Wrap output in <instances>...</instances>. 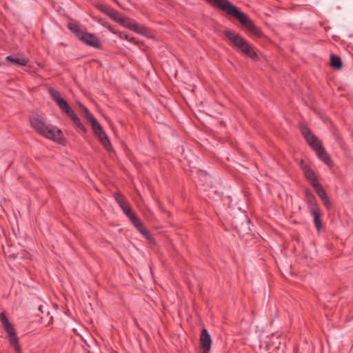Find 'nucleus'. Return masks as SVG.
<instances>
[{
  "instance_id": "1",
  "label": "nucleus",
  "mask_w": 353,
  "mask_h": 353,
  "mask_svg": "<svg viewBox=\"0 0 353 353\" xmlns=\"http://www.w3.org/2000/svg\"><path fill=\"white\" fill-rule=\"evenodd\" d=\"M205 1L214 8L226 12L228 15L237 19L245 30L250 32L257 38L263 37V33L261 28L254 24L246 13L242 12L240 8L232 4L229 0Z\"/></svg>"
},
{
  "instance_id": "2",
  "label": "nucleus",
  "mask_w": 353,
  "mask_h": 353,
  "mask_svg": "<svg viewBox=\"0 0 353 353\" xmlns=\"http://www.w3.org/2000/svg\"><path fill=\"white\" fill-rule=\"evenodd\" d=\"M29 121L30 126L40 135L62 145H66L67 139L63 132L56 126L47 125L46 119L40 114H36L30 117Z\"/></svg>"
},
{
  "instance_id": "3",
  "label": "nucleus",
  "mask_w": 353,
  "mask_h": 353,
  "mask_svg": "<svg viewBox=\"0 0 353 353\" xmlns=\"http://www.w3.org/2000/svg\"><path fill=\"white\" fill-rule=\"evenodd\" d=\"M310 148L314 152L317 158L325 164L328 168H332L334 163L331 157L323 147L322 142L313 134L310 132Z\"/></svg>"
},
{
  "instance_id": "4",
  "label": "nucleus",
  "mask_w": 353,
  "mask_h": 353,
  "mask_svg": "<svg viewBox=\"0 0 353 353\" xmlns=\"http://www.w3.org/2000/svg\"><path fill=\"white\" fill-rule=\"evenodd\" d=\"M0 321L3 327L8 335L10 345L14 350L16 353H23L17 332L13 325L9 322V320L4 312H1Z\"/></svg>"
},
{
  "instance_id": "5",
  "label": "nucleus",
  "mask_w": 353,
  "mask_h": 353,
  "mask_svg": "<svg viewBox=\"0 0 353 353\" xmlns=\"http://www.w3.org/2000/svg\"><path fill=\"white\" fill-rule=\"evenodd\" d=\"M310 185L313 187L317 195L322 200L325 206L330 209L332 204L328 199L327 192L322 185L318 181L314 172L310 169Z\"/></svg>"
},
{
  "instance_id": "6",
  "label": "nucleus",
  "mask_w": 353,
  "mask_h": 353,
  "mask_svg": "<svg viewBox=\"0 0 353 353\" xmlns=\"http://www.w3.org/2000/svg\"><path fill=\"white\" fill-rule=\"evenodd\" d=\"M48 92L52 97V99L57 103L59 108L68 117L74 112V110L70 107L68 101L61 96L59 91L56 90L52 88L48 89Z\"/></svg>"
},
{
  "instance_id": "7",
  "label": "nucleus",
  "mask_w": 353,
  "mask_h": 353,
  "mask_svg": "<svg viewBox=\"0 0 353 353\" xmlns=\"http://www.w3.org/2000/svg\"><path fill=\"white\" fill-rule=\"evenodd\" d=\"M223 34L232 42L234 47L237 48L240 52L244 47H245V45H247V43L248 42L239 34H235L234 32L228 29L223 31Z\"/></svg>"
},
{
  "instance_id": "8",
  "label": "nucleus",
  "mask_w": 353,
  "mask_h": 353,
  "mask_svg": "<svg viewBox=\"0 0 353 353\" xmlns=\"http://www.w3.org/2000/svg\"><path fill=\"white\" fill-rule=\"evenodd\" d=\"M212 345V339L208 331L203 328L199 338V349L201 353H210Z\"/></svg>"
},
{
  "instance_id": "9",
  "label": "nucleus",
  "mask_w": 353,
  "mask_h": 353,
  "mask_svg": "<svg viewBox=\"0 0 353 353\" xmlns=\"http://www.w3.org/2000/svg\"><path fill=\"white\" fill-rule=\"evenodd\" d=\"M79 40L88 46L94 48L96 49H102V44L100 40L93 33L85 32L81 36Z\"/></svg>"
},
{
  "instance_id": "10",
  "label": "nucleus",
  "mask_w": 353,
  "mask_h": 353,
  "mask_svg": "<svg viewBox=\"0 0 353 353\" xmlns=\"http://www.w3.org/2000/svg\"><path fill=\"white\" fill-rule=\"evenodd\" d=\"M126 28H128L129 30L134 32L145 36L148 38L154 37V36L151 34L150 30L147 27L143 25H139L136 23L130 22V24H128V26H126Z\"/></svg>"
},
{
  "instance_id": "11",
  "label": "nucleus",
  "mask_w": 353,
  "mask_h": 353,
  "mask_svg": "<svg viewBox=\"0 0 353 353\" xmlns=\"http://www.w3.org/2000/svg\"><path fill=\"white\" fill-rule=\"evenodd\" d=\"M241 52L244 54L248 57L252 59L254 61H259L260 60V57L255 52L254 46L249 42H248L247 45H245V47H244L241 50Z\"/></svg>"
},
{
  "instance_id": "12",
  "label": "nucleus",
  "mask_w": 353,
  "mask_h": 353,
  "mask_svg": "<svg viewBox=\"0 0 353 353\" xmlns=\"http://www.w3.org/2000/svg\"><path fill=\"white\" fill-rule=\"evenodd\" d=\"M108 17L125 28L130 23V19L128 17H122L120 13L115 10H114L112 13H110Z\"/></svg>"
},
{
  "instance_id": "13",
  "label": "nucleus",
  "mask_w": 353,
  "mask_h": 353,
  "mask_svg": "<svg viewBox=\"0 0 353 353\" xmlns=\"http://www.w3.org/2000/svg\"><path fill=\"white\" fill-rule=\"evenodd\" d=\"M95 136L97 137V139H99L100 143L103 145L104 148L108 152L112 151L113 148H112L110 141L109 138L108 137L105 131L102 132L101 133L99 132V133L95 134Z\"/></svg>"
},
{
  "instance_id": "14",
  "label": "nucleus",
  "mask_w": 353,
  "mask_h": 353,
  "mask_svg": "<svg viewBox=\"0 0 353 353\" xmlns=\"http://www.w3.org/2000/svg\"><path fill=\"white\" fill-rule=\"evenodd\" d=\"M311 213L314 216V223L318 232L323 228V223L321 221V211L319 208H313L311 210Z\"/></svg>"
},
{
  "instance_id": "15",
  "label": "nucleus",
  "mask_w": 353,
  "mask_h": 353,
  "mask_svg": "<svg viewBox=\"0 0 353 353\" xmlns=\"http://www.w3.org/2000/svg\"><path fill=\"white\" fill-rule=\"evenodd\" d=\"M6 59L9 63L21 66H26L28 63V59L26 58H15L12 56H8Z\"/></svg>"
},
{
  "instance_id": "16",
  "label": "nucleus",
  "mask_w": 353,
  "mask_h": 353,
  "mask_svg": "<svg viewBox=\"0 0 353 353\" xmlns=\"http://www.w3.org/2000/svg\"><path fill=\"white\" fill-rule=\"evenodd\" d=\"M68 117L83 133H86L88 132L87 128L83 125L80 119L77 115L75 112H74L71 114H69Z\"/></svg>"
},
{
  "instance_id": "17",
  "label": "nucleus",
  "mask_w": 353,
  "mask_h": 353,
  "mask_svg": "<svg viewBox=\"0 0 353 353\" xmlns=\"http://www.w3.org/2000/svg\"><path fill=\"white\" fill-rule=\"evenodd\" d=\"M68 117L83 133H86L88 132L87 128L83 125L80 119L77 115L75 112H74L71 114H69Z\"/></svg>"
},
{
  "instance_id": "18",
  "label": "nucleus",
  "mask_w": 353,
  "mask_h": 353,
  "mask_svg": "<svg viewBox=\"0 0 353 353\" xmlns=\"http://www.w3.org/2000/svg\"><path fill=\"white\" fill-rule=\"evenodd\" d=\"M330 65L334 69H341L343 67V62L341 57L338 55L332 54L330 55Z\"/></svg>"
},
{
  "instance_id": "19",
  "label": "nucleus",
  "mask_w": 353,
  "mask_h": 353,
  "mask_svg": "<svg viewBox=\"0 0 353 353\" xmlns=\"http://www.w3.org/2000/svg\"><path fill=\"white\" fill-rule=\"evenodd\" d=\"M68 28L79 39L85 32L81 30L80 26L76 23H69L68 24Z\"/></svg>"
},
{
  "instance_id": "20",
  "label": "nucleus",
  "mask_w": 353,
  "mask_h": 353,
  "mask_svg": "<svg viewBox=\"0 0 353 353\" xmlns=\"http://www.w3.org/2000/svg\"><path fill=\"white\" fill-rule=\"evenodd\" d=\"M88 121L92 125V128L94 135L99 132L101 133L102 132L104 131L102 126L99 123V121L94 118V117L90 119Z\"/></svg>"
},
{
  "instance_id": "21",
  "label": "nucleus",
  "mask_w": 353,
  "mask_h": 353,
  "mask_svg": "<svg viewBox=\"0 0 353 353\" xmlns=\"http://www.w3.org/2000/svg\"><path fill=\"white\" fill-rule=\"evenodd\" d=\"M118 36L120 39L127 40L137 45L142 44V41H139L137 39L132 36H130L123 32H119Z\"/></svg>"
},
{
  "instance_id": "22",
  "label": "nucleus",
  "mask_w": 353,
  "mask_h": 353,
  "mask_svg": "<svg viewBox=\"0 0 353 353\" xmlns=\"http://www.w3.org/2000/svg\"><path fill=\"white\" fill-rule=\"evenodd\" d=\"M95 8L98 9L101 12L105 14L106 15L109 16L110 13H112L114 9L110 6H108L106 5H103L101 3H97L95 4Z\"/></svg>"
},
{
  "instance_id": "23",
  "label": "nucleus",
  "mask_w": 353,
  "mask_h": 353,
  "mask_svg": "<svg viewBox=\"0 0 353 353\" xmlns=\"http://www.w3.org/2000/svg\"><path fill=\"white\" fill-rule=\"evenodd\" d=\"M114 197L120 208H123L128 203V202L125 201V196L119 192L114 193Z\"/></svg>"
},
{
  "instance_id": "24",
  "label": "nucleus",
  "mask_w": 353,
  "mask_h": 353,
  "mask_svg": "<svg viewBox=\"0 0 353 353\" xmlns=\"http://www.w3.org/2000/svg\"><path fill=\"white\" fill-rule=\"evenodd\" d=\"M299 128L306 142L309 144V128L305 126L302 123H299Z\"/></svg>"
},
{
  "instance_id": "25",
  "label": "nucleus",
  "mask_w": 353,
  "mask_h": 353,
  "mask_svg": "<svg viewBox=\"0 0 353 353\" xmlns=\"http://www.w3.org/2000/svg\"><path fill=\"white\" fill-rule=\"evenodd\" d=\"M129 219L135 228L141 226V223H143L134 213L129 217Z\"/></svg>"
},
{
  "instance_id": "26",
  "label": "nucleus",
  "mask_w": 353,
  "mask_h": 353,
  "mask_svg": "<svg viewBox=\"0 0 353 353\" xmlns=\"http://www.w3.org/2000/svg\"><path fill=\"white\" fill-rule=\"evenodd\" d=\"M300 165L303 171L304 175L305 178L309 180V165L304 160L301 159L300 161Z\"/></svg>"
},
{
  "instance_id": "27",
  "label": "nucleus",
  "mask_w": 353,
  "mask_h": 353,
  "mask_svg": "<svg viewBox=\"0 0 353 353\" xmlns=\"http://www.w3.org/2000/svg\"><path fill=\"white\" fill-rule=\"evenodd\" d=\"M124 214L129 218L134 212H132L131 206L128 203L123 208H121Z\"/></svg>"
},
{
  "instance_id": "28",
  "label": "nucleus",
  "mask_w": 353,
  "mask_h": 353,
  "mask_svg": "<svg viewBox=\"0 0 353 353\" xmlns=\"http://www.w3.org/2000/svg\"><path fill=\"white\" fill-rule=\"evenodd\" d=\"M81 110L84 114V116L85 117V119L89 121L90 119H92V117H94V116L90 113V112L89 111V110L84 105H81Z\"/></svg>"
},
{
  "instance_id": "29",
  "label": "nucleus",
  "mask_w": 353,
  "mask_h": 353,
  "mask_svg": "<svg viewBox=\"0 0 353 353\" xmlns=\"http://www.w3.org/2000/svg\"><path fill=\"white\" fill-rule=\"evenodd\" d=\"M197 175L200 180L204 181L205 182H207V179L210 177L208 173L203 170H199Z\"/></svg>"
},
{
  "instance_id": "30",
  "label": "nucleus",
  "mask_w": 353,
  "mask_h": 353,
  "mask_svg": "<svg viewBox=\"0 0 353 353\" xmlns=\"http://www.w3.org/2000/svg\"><path fill=\"white\" fill-rule=\"evenodd\" d=\"M137 230L142 234L144 235L148 231V229L144 226L143 223H141V226L137 227Z\"/></svg>"
},
{
  "instance_id": "31",
  "label": "nucleus",
  "mask_w": 353,
  "mask_h": 353,
  "mask_svg": "<svg viewBox=\"0 0 353 353\" xmlns=\"http://www.w3.org/2000/svg\"><path fill=\"white\" fill-rule=\"evenodd\" d=\"M147 240H148L150 242H153L154 243L155 242V240L153 238V236H152V234H150V232L149 231L147 232V234L145 233L144 235H143Z\"/></svg>"
},
{
  "instance_id": "32",
  "label": "nucleus",
  "mask_w": 353,
  "mask_h": 353,
  "mask_svg": "<svg viewBox=\"0 0 353 353\" xmlns=\"http://www.w3.org/2000/svg\"><path fill=\"white\" fill-rule=\"evenodd\" d=\"M107 29L114 34H119V32L117 31L111 25L107 26Z\"/></svg>"
},
{
  "instance_id": "33",
  "label": "nucleus",
  "mask_w": 353,
  "mask_h": 353,
  "mask_svg": "<svg viewBox=\"0 0 353 353\" xmlns=\"http://www.w3.org/2000/svg\"><path fill=\"white\" fill-rule=\"evenodd\" d=\"M305 196L306 201L307 202H309V189L308 188L305 189Z\"/></svg>"
},
{
  "instance_id": "34",
  "label": "nucleus",
  "mask_w": 353,
  "mask_h": 353,
  "mask_svg": "<svg viewBox=\"0 0 353 353\" xmlns=\"http://www.w3.org/2000/svg\"><path fill=\"white\" fill-rule=\"evenodd\" d=\"M96 21H97L100 24L102 25V23L105 21L104 19H101V18H98V17H94V18Z\"/></svg>"
},
{
  "instance_id": "35",
  "label": "nucleus",
  "mask_w": 353,
  "mask_h": 353,
  "mask_svg": "<svg viewBox=\"0 0 353 353\" xmlns=\"http://www.w3.org/2000/svg\"><path fill=\"white\" fill-rule=\"evenodd\" d=\"M310 204H312V201L315 200L314 196L310 194Z\"/></svg>"
},
{
  "instance_id": "36",
  "label": "nucleus",
  "mask_w": 353,
  "mask_h": 353,
  "mask_svg": "<svg viewBox=\"0 0 353 353\" xmlns=\"http://www.w3.org/2000/svg\"><path fill=\"white\" fill-rule=\"evenodd\" d=\"M102 26H103V27H105V28H107V26H110V24L108 22H107V21H105L102 23Z\"/></svg>"
},
{
  "instance_id": "37",
  "label": "nucleus",
  "mask_w": 353,
  "mask_h": 353,
  "mask_svg": "<svg viewBox=\"0 0 353 353\" xmlns=\"http://www.w3.org/2000/svg\"><path fill=\"white\" fill-rule=\"evenodd\" d=\"M52 321H53V316H51L50 317V320H49V321H48V324H51V323H52Z\"/></svg>"
},
{
  "instance_id": "38",
  "label": "nucleus",
  "mask_w": 353,
  "mask_h": 353,
  "mask_svg": "<svg viewBox=\"0 0 353 353\" xmlns=\"http://www.w3.org/2000/svg\"><path fill=\"white\" fill-rule=\"evenodd\" d=\"M117 5L120 6L119 3L117 0H113Z\"/></svg>"
},
{
  "instance_id": "39",
  "label": "nucleus",
  "mask_w": 353,
  "mask_h": 353,
  "mask_svg": "<svg viewBox=\"0 0 353 353\" xmlns=\"http://www.w3.org/2000/svg\"><path fill=\"white\" fill-rule=\"evenodd\" d=\"M42 305H39V309L41 311Z\"/></svg>"
}]
</instances>
